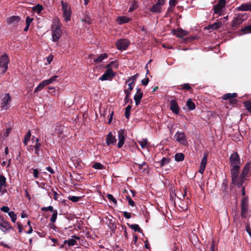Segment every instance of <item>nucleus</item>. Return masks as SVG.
Wrapping results in <instances>:
<instances>
[{"label":"nucleus","instance_id":"obj_1","mask_svg":"<svg viewBox=\"0 0 251 251\" xmlns=\"http://www.w3.org/2000/svg\"><path fill=\"white\" fill-rule=\"evenodd\" d=\"M226 3V0H219L217 4L214 5L213 8L214 15H218V16L223 15Z\"/></svg>","mask_w":251,"mask_h":251},{"label":"nucleus","instance_id":"obj_2","mask_svg":"<svg viewBox=\"0 0 251 251\" xmlns=\"http://www.w3.org/2000/svg\"><path fill=\"white\" fill-rule=\"evenodd\" d=\"M62 10L63 11V17L66 22L71 20V9L70 6L67 2H65L63 0L61 1Z\"/></svg>","mask_w":251,"mask_h":251},{"label":"nucleus","instance_id":"obj_3","mask_svg":"<svg viewBox=\"0 0 251 251\" xmlns=\"http://www.w3.org/2000/svg\"><path fill=\"white\" fill-rule=\"evenodd\" d=\"M240 167H231V174L232 177V181L233 184L237 185L239 187H240L243 182L240 180L239 181L238 175Z\"/></svg>","mask_w":251,"mask_h":251},{"label":"nucleus","instance_id":"obj_4","mask_svg":"<svg viewBox=\"0 0 251 251\" xmlns=\"http://www.w3.org/2000/svg\"><path fill=\"white\" fill-rule=\"evenodd\" d=\"M9 59L7 54L5 53L0 58V68L2 73H5L8 69Z\"/></svg>","mask_w":251,"mask_h":251},{"label":"nucleus","instance_id":"obj_5","mask_svg":"<svg viewBox=\"0 0 251 251\" xmlns=\"http://www.w3.org/2000/svg\"><path fill=\"white\" fill-rule=\"evenodd\" d=\"M229 161L231 167H240V158L237 152H235L231 154Z\"/></svg>","mask_w":251,"mask_h":251},{"label":"nucleus","instance_id":"obj_6","mask_svg":"<svg viewBox=\"0 0 251 251\" xmlns=\"http://www.w3.org/2000/svg\"><path fill=\"white\" fill-rule=\"evenodd\" d=\"M174 137L178 142L183 145L187 144L186 137L183 132L177 131Z\"/></svg>","mask_w":251,"mask_h":251},{"label":"nucleus","instance_id":"obj_7","mask_svg":"<svg viewBox=\"0 0 251 251\" xmlns=\"http://www.w3.org/2000/svg\"><path fill=\"white\" fill-rule=\"evenodd\" d=\"M115 75V73L111 69H106L105 72L99 78L101 81L111 80Z\"/></svg>","mask_w":251,"mask_h":251},{"label":"nucleus","instance_id":"obj_8","mask_svg":"<svg viewBox=\"0 0 251 251\" xmlns=\"http://www.w3.org/2000/svg\"><path fill=\"white\" fill-rule=\"evenodd\" d=\"M11 101V97L8 93L5 94L1 100V108L2 110H6L9 107V103Z\"/></svg>","mask_w":251,"mask_h":251},{"label":"nucleus","instance_id":"obj_9","mask_svg":"<svg viewBox=\"0 0 251 251\" xmlns=\"http://www.w3.org/2000/svg\"><path fill=\"white\" fill-rule=\"evenodd\" d=\"M126 134L125 130L123 129H120L118 132V143L117 146L119 148H121L125 143V139Z\"/></svg>","mask_w":251,"mask_h":251},{"label":"nucleus","instance_id":"obj_10","mask_svg":"<svg viewBox=\"0 0 251 251\" xmlns=\"http://www.w3.org/2000/svg\"><path fill=\"white\" fill-rule=\"evenodd\" d=\"M128 41L125 39H120L116 42L117 48L119 50H126L128 47Z\"/></svg>","mask_w":251,"mask_h":251},{"label":"nucleus","instance_id":"obj_11","mask_svg":"<svg viewBox=\"0 0 251 251\" xmlns=\"http://www.w3.org/2000/svg\"><path fill=\"white\" fill-rule=\"evenodd\" d=\"M243 16L241 14H236L233 17L232 21L231 26L233 27H237L239 25H241L243 22Z\"/></svg>","mask_w":251,"mask_h":251},{"label":"nucleus","instance_id":"obj_12","mask_svg":"<svg viewBox=\"0 0 251 251\" xmlns=\"http://www.w3.org/2000/svg\"><path fill=\"white\" fill-rule=\"evenodd\" d=\"M164 0H158L157 3L151 7L150 11L153 13L159 12L160 11L161 6L164 4Z\"/></svg>","mask_w":251,"mask_h":251},{"label":"nucleus","instance_id":"obj_13","mask_svg":"<svg viewBox=\"0 0 251 251\" xmlns=\"http://www.w3.org/2000/svg\"><path fill=\"white\" fill-rule=\"evenodd\" d=\"M207 156L208 154L207 153H205L201 161V165L199 170V172L201 174H202L203 173L204 170L205 169L206 165L207 163Z\"/></svg>","mask_w":251,"mask_h":251},{"label":"nucleus","instance_id":"obj_14","mask_svg":"<svg viewBox=\"0 0 251 251\" xmlns=\"http://www.w3.org/2000/svg\"><path fill=\"white\" fill-rule=\"evenodd\" d=\"M207 156L208 154L207 153H205L201 161V165L199 170V172L201 174H202L203 173L204 170L205 169L206 165L207 163Z\"/></svg>","mask_w":251,"mask_h":251},{"label":"nucleus","instance_id":"obj_15","mask_svg":"<svg viewBox=\"0 0 251 251\" xmlns=\"http://www.w3.org/2000/svg\"><path fill=\"white\" fill-rule=\"evenodd\" d=\"M170 109L175 114H178L179 113V107L176 100H171Z\"/></svg>","mask_w":251,"mask_h":251},{"label":"nucleus","instance_id":"obj_16","mask_svg":"<svg viewBox=\"0 0 251 251\" xmlns=\"http://www.w3.org/2000/svg\"><path fill=\"white\" fill-rule=\"evenodd\" d=\"M237 97V94L236 93H227L225 94L223 97V99L224 100H229L230 102L232 103H235L236 102V100L233 99V98Z\"/></svg>","mask_w":251,"mask_h":251},{"label":"nucleus","instance_id":"obj_17","mask_svg":"<svg viewBox=\"0 0 251 251\" xmlns=\"http://www.w3.org/2000/svg\"><path fill=\"white\" fill-rule=\"evenodd\" d=\"M143 97V93L140 88H137V92L134 95V100L135 102V104L136 105H138L140 103L141 100Z\"/></svg>","mask_w":251,"mask_h":251},{"label":"nucleus","instance_id":"obj_18","mask_svg":"<svg viewBox=\"0 0 251 251\" xmlns=\"http://www.w3.org/2000/svg\"><path fill=\"white\" fill-rule=\"evenodd\" d=\"M116 141L117 140L115 136L112 134L111 132H109L107 135L106 139L107 145L109 146L110 145H115L116 144Z\"/></svg>","mask_w":251,"mask_h":251},{"label":"nucleus","instance_id":"obj_19","mask_svg":"<svg viewBox=\"0 0 251 251\" xmlns=\"http://www.w3.org/2000/svg\"><path fill=\"white\" fill-rule=\"evenodd\" d=\"M51 32L52 41L53 42L58 41L62 33L61 29H58L56 30L52 29L51 30Z\"/></svg>","mask_w":251,"mask_h":251},{"label":"nucleus","instance_id":"obj_20","mask_svg":"<svg viewBox=\"0 0 251 251\" xmlns=\"http://www.w3.org/2000/svg\"><path fill=\"white\" fill-rule=\"evenodd\" d=\"M238 11H251V2H247L242 4L239 7H237Z\"/></svg>","mask_w":251,"mask_h":251},{"label":"nucleus","instance_id":"obj_21","mask_svg":"<svg viewBox=\"0 0 251 251\" xmlns=\"http://www.w3.org/2000/svg\"><path fill=\"white\" fill-rule=\"evenodd\" d=\"M223 25V22L221 21H219L212 24L208 25L206 27V28L207 29H212L213 30H215L221 28Z\"/></svg>","mask_w":251,"mask_h":251},{"label":"nucleus","instance_id":"obj_22","mask_svg":"<svg viewBox=\"0 0 251 251\" xmlns=\"http://www.w3.org/2000/svg\"><path fill=\"white\" fill-rule=\"evenodd\" d=\"M174 34L177 37L183 38L187 35L188 32L182 29H178L173 31Z\"/></svg>","mask_w":251,"mask_h":251},{"label":"nucleus","instance_id":"obj_23","mask_svg":"<svg viewBox=\"0 0 251 251\" xmlns=\"http://www.w3.org/2000/svg\"><path fill=\"white\" fill-rule=\"evenodd\" d=\"M39 138H36L35 140V144L34 146H31L30 147V150H33V148L35 149V153L38 155L39 154V151L41 148V144L39 143Z\"/></svg>","mask_w":251,"mask_h":251},{"label":"nucleus","instance_id":"obj_24","mask_svg":"<svg viewBox=\"0 0 251 251\" xmlns=\"http://www.w3.org/2000/svg\"><path fill=\"white\" fill-rule=\"evenodd\" d=\"M130 20V19L128 17L125 16H123L118 17L117 18L116 21L118 24L122 25L128 23Z\"/></svg>","mask_w":251,"mask_h":251},{"label":"nucleus","instance_id":"obj_25","mask_svg":"<svg viewBox=\"0 0 251 251\" xmlns=\"http://www.w3.org/2000/svg\"><path fill=\"white\" fill-rule=\"evenodd\" d=\"M60 29V21L58 18L53 19L51 25V30Z\"/></svg>","mask_w":251,"mask_h":251},{"label":"nucleus","instance_id":"obj_26","mask_svg":"<svg viewBox=\"0 0 251 251\" xmlns=\"http://www.w3.org/2000/svg\"><path fill=\"white\" fill-rule=\"evenodd\" d=\"M20 18L18 16H12L7 19L6 21L8 24H17L19 22Z\"/></svg>","mask_w":251,"mask_h":251},{"label":"nucleus","instance_id":"obj_27","mask_svg":"<svg viewBox=\"0 0 251 251\" xmlns=\"http://www.w3.org/2000/svg\"><path fill=\"white\" fill-rule=\"evenodd\" d=\"M119 66V64L117 61H113L111 62L110 63L107 64L105 68L106 69H111V70H112L113 69H117L118 68Z\"/></svg>","mask_w":251,"mask_h":251},{"label":"nucleus","instance_id":"obj_28","mask_svg":"<svg viewBox=\"0 0 251 251\" xmlns=\"http://www.w3.org/2000/svg\"><path fill=\"white\" fill-rule=\"evenodd\" d=\"M73 238L69 239L67 241H66V243L69 246H72L75 245L76 242L75 239H79V237L75 235L73 236Z\"/></svg>","mask_w":251,"mask_h":251},{"label":"nucleus","instance_id":"obj_29","mask_svg":"<svg viewBox=\"0 0 251 251\" xmlns=\"http://www.w3.org/2000/svg\"><path fill=\"white\" fill-rule=\"evenodd\" d=\"M107 57L108 55L106 53H102L100 55L98 58L95 59L94 60V61L96 63H100L103 60L107 58Z\"/></svg>","mask_w":251,"mask_h":251},{"label":"nucleus","instance_id":"obj_30","mask_svg":"<svg viewBox=\"0 0 251 251\" xmlns=\"http://www.w3.org/2000/svg\"><path fill=\"white\" fill-rule=\"evenodd\" d=\"M10 228L9 225L3 221L0 225V229L3 232L7 231Z\"/></svg>","mask_w":251,"mask_h":251},{"label":"nucleus","instance_id":"obj_31","mask_svg":"<svg viewBox=\"0 0 251 251\" xmlns=\"http://www.w3.org/2000/svg\"><path fill=\"white\" fill-rule=\"evenodd\" d=\"M63 127L61 126H59L56 127L55 129L54 133L56 134L58 136L63 137Z\"/></svg>","mask_w":251,"mask_h":251},{"label":"nucleus","instance_id":"obj_32","mask_svg":"<svg viewBox=\"0 0 251 251\" xmlns=\"http://www.w3.org/2000/svg\"><path fill=\"white\" fill-rule=\"evenodd\" d=\"M248 204H242L241 205V216L243 218L246 217V214L248 212Z\"/></svg>","mask_w":251,"mask_h":251},{"label":"nucleus","instance_id":"obj_33","mask_svg":"<svg viewBox=\"0 0 251 251\" xmlns=\"http://www.w3.org/2000/svg\"><path fill=\"white\" fill-rule=\"evenodd\" d=\"M142 149L146 148L149 143L147 139H142L138 141Z\"/></svg>","mask_w":251,"mask_h":251},{"label":"nucleus","instance_id":"obj_34","mask_svg":"<svg viewBox=\"0 0 251 251\" xmlns=\"http://www.w3.org/2000/svg\"><path fill=\"white\" fill-rule=\"evenodd\" d=\"M43 9V6L39 4L36 5L32 8V10L38 14L40 13Z\"/></svg>","mask_w":251,"mask_h":251},{"label":"nucleus","instance_id":"obj_35","mask_svg":"<svg viewBox=\"0 0 251 251\" xmlns=\"http://www.w3.org/2000/svg\"><path fill=\"white\" fill-rule=\"evenodd\" d=\"M128 226L135 231H138L139 232L141 233L142 232V230L140 227L137 224H133V225H128Z\"/></svg>","mask_w":251,"mask_h":251},{"label":"nucleus","instance_id":"obj_36","mask_svg":"<svg viewBox=\"0 0 251 251\" xmlns=\"http://www.w3.org/2000/svg\"><path fill=\"white\" fill-rule=\"evenodd\" d=\"M175 158L176 161H181L184 160V155L182 153H177L176 154Z\"/></svg>","mask_w":251,"mask_h":251},{"label":"nucleus","instance_id":"obj_37","mask_svg":"<svg viewBox=\"0 0 251 251\" xmlns=\"http://www.w3.org/2000/svg\"><path fill=\"white\" fill-rule=\"evenodd\" d=\"M46 86V85L45 84L43 81H42L38 86L34 90V93H37L41 90H42Z\"/></svg>","mask_w":251,"mask_h":251},{"label":"nucleus","instance_id":"obj_38","mask_svg":"<svg viewBox=\"0 0 251 251\" xmlns=\"http://www.w3.org/2000/svg\"><path fill=\"white\" fill-rule=\"evenodd\" d=\"M30 138H31V133H30V131L29 130L24 138V143L25 146H26L27 144V143H28V142L29 141V140L30 139Z\"/></svg>","mask_w":251,"mask_h":251},{"label":"nucleus","instance_id":"obj_39","mask_svg":"<svg viewBox=\"0 0 251 251\" xmlns=\"http://www.w3.org/2000/svg\"><path fill=\"white\" fill-rule=\"evenodd\" d=\"M187 106L191 110L195 109L196 107L195 103L191 100V99H189V100H187Z\"/></svg>","mask_w":251,"mask_h":251},{"label":"nucleus","instance_id":"obj_40","mask_svg":"<svg viewBox=\"0 0 251 251\" xmlns=\"http://www.w3.org/2000/svg\"><path fill=\"white\" fill-rule=\"evenodd\" d=\"M249 170V167L248 165H246L242 171V174H241L240 179L243 178L248 173Z\"/></svg>","mask_w":251,"mask_h":251},{"label":"nucleus","instance_id":"obj_41","mask_svg":"<svg viewBox=\"0 0 251 251\" xmlns=\"http://www.w3.org/2000/svg\"><path fill=\"white\" fill-rule=\"evenodd\" d=\"M6 186V178L3 176L0 175V186L5 187Z\"/></svg>","mask_w":251,"mask_h":251},{"label":"nucleus","instance_id":"obj_42","mask_svg":"<svg viewBox=\"0 0 251 251\" xmlns=\"http://www.w3.org/2000/svg\"><path fill=\"white\" fill-rule=\"evenodd\" d=\"M131 109V106L130 105H127L125 108V116L127 119L129 118Z\"/></svg>","mask_w":251,"mask_h":251},{"label":"nucleus","instance_id":"obj_43","mask_svg":"<svg viewBox=\"0 0 251 251\" xmlns=\"http://www.w3.org/2000/svg\"><path fill=\"white\" fill-rule=\"evenodd\" d=\"M170 161V159L169 158L163 157L160 163V166L163 167L166 164H168Z\"/></svg>","mask_w":251,"mask_h":251},{"label":"nucleus","instance_id":"obj_44","mask_svg":"<svg viewBox=\"0 0 251 251\" xmlns=\"http://www.w3.org/2000/svg\"><path fill=\"white\" fill-rule=\"evenodd\" d=\"M92 167L95 169H98V170H102L103 169V165L99 162L95 163L92 165Z\"/></svg>","mask_w":251,"mask_h":251},{"label":"nucleus","instance_id":"obj_45","mask_svg":"<svg viewBox=\"0 0 251 251\" xmlns=\"http://www.w3.org/2000/svg\"><path fill=\"white\" fill-rule=\"evenodd\" d=\"M8 215L11 218V221L13 223H15L17 220L16 215L13 211L8 212Z\"/></svg>","mask_w":251,"mask_h":251},{"label":"nucleus","instance_id":"obj_46","mask_svg":"<svg viewBox=\"0 0 251 251\" xmlns=\"http://www.w3.org/2000/svg\"><path fill=\"white\" fill-rule=\"evenodd\" d=\"M52 212L53 214L50 218V221L52 223H54L56 220L58 212L57 210H55Z\"/></svg>","mask_w":251,"mask_h":251},{"label":"nucleus","instance_id":"obj_47","mask_svg":"<svg viewBox=\"0 0 251 251\" xmlns=\"http://www.w3.org/2000/svg\"><path fill=\"white\" fill-rule=\"evenodd\" d=\"M138 165V168L139 170H142L143 172H144L146 168L147 167V165H146V163L145 162H143L141 164H137Z\"/></svg>","mask_w":251,"mask_h":251},{"label":"nucleus","instance_id":"obj_48","mask_svg":"<svg viewBox=\"0 0 251 251\" xmlns=\"http://www.w3.org/2000/svg\"><path fill=\"white\" fill-rule=\"evenodd\" d=\"M139 75L138 74H136L130 77L127 80L128 81L132 82L133 83H135L137 78L139 77Z\"/></svg>","mask_w":251,"mask_h":251},{"label":"nucleus","instance_id":"obj_49","mask_svg":"<svg viewBox=\"0 0 251 251\" xmlns=\"http://www.w3.org/2000/svg\"><path fill=\"white\" fill-rule=\"evenodd\" d=\"M244 33H251V25L247 26L241 29Z\"/></svg>","mask_w":251,"mask_h":251},{"label":"nucleus","instance_id":"obj_50","mask_svg":"<svg viewBox=\"0 0 251 251\" xmlns=\"http://www.w3.org/2000/svg\"><path fill=\"white\" fill-rule=\"evenodd\" d=\"M41 210L43 211H50L51 212L54 211L55 210L53 209V207L52 206H49L48 207H43L41 208Z\"/></svg>","mask_w":251,"mask_h":251},{"label":"nucleus","instance_id":"obj_51","mask_svg":"<svg viewBox=\"0 0 251 251\" xmlns=\"http://www.w3.org/2000/svg\"><path fill=\"white\" fill-rule=\"evenodd\" d=\"M68 199L73 202H75L79 200L80 197L77 196H70L68 197Z\"/></svg>","mask_w":251,"mask_h":251},{"label":"nucleus","instance_id":"obj_52","mask_svg":"<svg viewBox=\"0 0 251 251\" xmlns=\"http://www.w3.org/2000/svg\"><path fill=\"white\" fill-rule=\"evenodd\" d=\"M107 197L109 200L111 201L114 204L117 203L116 200L114 198L112 195L107 194Z\"/></svg>","mask_w":251,"mask_h":251},{"label":"nucleus","instance_id":"obj_53","mask_svg":"<svg viewBox=\"0 0 251 251\" xmlns=\"http://www.w3.org/2000/svg\"><path fill=\"white\" fill-rule=\"evenodd\" d=\"M246 109L251 113V101H247L245 103Z\"/></svg>","mask_w":251,"mask_h":251},{"label":"nucleus","instance_id":"obj_54","mask_svg":"<svg viewBox=\"0 0 251 251\" xmlns=\"http://www.w3.org/2000/svg\"><path fill=\"white\" fill-rule=\"evenodd\" d=\"M81 21L82 22L86 23L88 24H90L91 23V20L90 18L88 16H86L83 19H82Z\"/></svg>","mask_w":251,"mask_h":251},{"label":"nucleus","instance_id":"obj_55","mask_svg":"<svg viewBox=\"0 0 251 251\" xmlns=\"http://www.w3.org/2000/svg\"><path fill=\"white\" fill-rule=\"evenodd\" d=\"M126 200H127V201H128V203L129 205H130L131 206H134L135 203H134V201L131 199V198L130 197L127 196L126 197Z\"/></svg>","mask_w":251,"mask_h":251},{"label":"nucleus","instance_id":"obj_56","mask_svg":"<svg viewBox=\"0 0 251 251\" xmlns=\"http://www.w3.org/2000/svg\"><path fill=\"white\" fill-rule=\"evenodd\" d=\"M126 83L127 84V85L128 86V89L130 90V91H131L133 89V84H134L132 82L128 81V80L126 81Z\"/></svg>","mask_w":251,"mask_h":251},{"label":"nucleus","instance_id":"obj_57","mask_svg":"<svg viewBox=\"0 0 251 251\" xmlns=\"http://www.w3.org/2000/svg\"><path fill=\"white\" fill-rule=\"evenodd\" d=\"M33 18H30L29 17H27L25 20V23L26 25H28L30 26V24L33 21Z\"/></svg>","mask_w":251,"mask_h":251},{"label":"nucleus","instance_id":"obj_58","mask_svg":"<svg viewBox=\"0 0 251 251\" xmlns=\"http://www.w3.org/2000/svg\"><path fill=\"white\" fill-rule=\"evenodd\" d=\"M33 176L35 178H38L39 176V171L37 169H32Z\"/></svg>","mask_w":251,"mask_h":251},{"label":"nucleus","instance_id":"obj_59","mask_svg":"<svg viewBox=\"0 0 251 251\" xmlns=\"http://www.w3.org/2000/svg\"><path fill=\"white\" fill-rule=\"evenodd\" d=\"M52 191L53 194V199L57 201L59 198V194L57 193V192L54 191L53 189H52Z\"/></svg>","mask_w":251,"mask_h":251},{"label":"nucleus","instance_id":"obj_60","mask_svg":"<svg viewBox=\"0 0 251 251\" xmlns=\"http://www.w3.org/2000/svg\"><path fill=\"white\" fill-rule=\"evenodd\" d=\"M0 210L1 211H2L3 212H5V213H8V212H9V208L8 206H2L0 208Z\"/></svg>","mask_w":251,"mask_h":251},{"label":"nucleus","instance_id":"obj_61","mask_svg":"<svg viewBox=\"0 0 251 251\" xmlns=\"http://www.w3.org/2000/svg\"><path fill=\"white\" fill-rule=\"evenodd\" d=\"M182 88L187 90H189L191 89L190 85L188 83H185L182 85Z\"/></svg>","mask_w":251,"mask_h":251},{"label":"nucleus","instance_id":"obj_62","mask_svg":"<svg viewBox=\"0 0 251 251\" xmlns=\"http://www.w3.org/2000/svg\"><path fill=\"white\" fill-rule=\"evenodd\" d=\"M124 217L126 219H130L131 218V214L126 211L123 212Z\"/></svg>","mask_w":251,"mask_h":251},{"label":"nucleus","instance_id":"obj_63","mask_svg":"<svg viewBox=\"0 0 251 251\" xmlns=\"http://www.w3.org/2000/svg\"><path fill=\"white\" fill-rule=\"evenodd\" d=\"M149 78H148V77H147L146 78L143 79L141 81L142 84L143 85H147L149 83Z\"/></svg>","mask_w":251,"mask_h":251},{"label":"nucleus","instance_id":"obj_64","mask_svg":"<svg viewBox=\"0 0 251 251\" xmlns=\"http://www.w3.org/2000/svg\"><path fill=\"white\" fill-rule=\"evenodd\" d=\"M246 231L249 234V235L250 236V237L251 238V229L249 225H247L246 226Z\"/></svg>","mask_w":251,"mask_h":251}]
</instances>
